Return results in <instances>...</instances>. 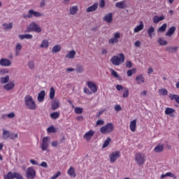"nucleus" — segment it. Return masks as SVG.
<instances>
[{"label": "nucleus", "mask_w": 179, "mask_h": 179, "mask_svg": "<svg viewBox=\"0 0 179 179\" xmlns=\"http://www.w3.org/2000/svg\"><path fill=\"white\" fill-rule=\"evenodd\" d=\"M110 73L112 76H113L114 78H117V79H120V75H118V73H117L115 70L110 69Z\"/></svg>", "instance_id": "864d4df0"}, {"label": "nucleus", "mask_w": 179, "mask_h": 179, "mask_svg": "<svg viewBox=\"0 0 179 179\" xmlns=\"http://www.w3.org/2000/svg\"><path fill=\"white\" fill-rule=\"evenodd\" d=\"M176 27H171L168 31L166 33V36H168V37H171L173 34H174V32L176 31Z\"/></svg>", "instance_id": "2f4dec72"}, {"label": "nucleus", "mask_w": 179, "mask_h": 179, "mask_svg": "<svg viewBox=\"0 0 179 179\" xmlns=\"http://www.w3.org/2000/svg\"><path fill=\"white\" fill-rule=\"evenodd\" d=\"M136 82L138 85H143V83H145V77H143V75L139 74L136 76Z\"/></svg>", "instance_id": "6ab92c4d"}, {"label": "nucleus", "mask_w": 179, "mask_h": 179, "mask_svg": "<svg viewBox=\"0 0 179 179\" xmlns=\"http://www.w3.org/2000/svg\"><path fill=\"white\" fill-rule=\"evenodd\" d=\"M13 27V23L12 22H10L9 24L8 23L3 24V30H10Z\"/></svg>", "instance_id": "e433bc0d"}, {"label": "nucleus", "mask_w": 179, "mask_h": 179, "mask_svg": "<svg viewBox=\"0 0 179 179\" xmlns=\"http://www.w3.org/2000/svg\"><path fill=\"white\" fill-rule=\"evenodd\" d=\"M170 100H175V101L179 104V95L178 94H170L169 96Z\"/></svg>", "instance_id": "cd10ccee"}, {"label": "nucleus", "mask_w": 179, "mask_h": 179, "mask_svg": "<svg viewBox=\"0 0 179 179\" xmlns=\"http://www.w3.org/2000/svg\"><path fill=\"white\" fill-rule=\"evenodd\" d=\"M164 19H166L164 15H162L160 17L155 15L153 17V22L157 24V23H159V22H162V20H164Z\"/></svg>", "instance_id": "a878e982"}, {"label": "nucleus", "mask_w": 179, "mask_h": 179, "mask_svg": "<svg viewBox=\"0 0 179 179\" xmlns=\"http://www.w3.org/2000/svg\"><path fill=\"white\" fill-rule=\"evenodd\" d=\"M148 34L149 37H150V38H152V37H153V36L155 34V27H150L148 29Z\"/></svg>", "instance_id": "ea45409f"}, {"label": "nucleus", "mask_w": 179, "mask_h": 179, "mask_svg": "<svg viewBox=\"0 0 179 179\" xmlns=\"http://www.w3.org/2000/svg\"><path fill=\"white\" fill-rule=\"evenodd\" d=\"M87 85L89 89H90L91 92H92V93H97V85H96L95 83L88 81L87 83Z\"/></svg>", "instance_id": "ddd939ff"}, {"label": "nucleus", "mask_w": 179, "mask_h": 179, "mask_svg": "<svg viewBox=\"0 0 179 179\" xmlns=\"http://www.w3.org/2000/svg\"><path fill=\"white\" fill-rule=\"evenodd\" d=\"M5 179H23V176L17 172H8L4 177Z\"/></svg>", "instance_id": "1a4fd4ad"}, {"label": "nucleus", "mask_w": 179, "mask_h": 179, "mask_svg": "<svg viewBox=\"0 0 179 179\" xmlns=\"http://www.w3.org/2000/svg\"><path fill=\"white\" fill-rule=\"evenodd\" d=\"M174 113H176V110L174 108H167L165 110V114L166 115H170V114H173Z\"/></svg>", "instance_id": "37998d69"}, {"label": "nucleus", "mask_w": 179, "mask_h": 179, "mask_svg": "<svg viewBox=\"0 0 179 179\" xmlns=\"http://www.w3.org/2000/svg\"><path fill=\"white\" fill-rule=\"evenodd\" d=\"M134 73H136V69H132L128 70L127 72V75L129 77L132 76Z\"/></svg>", "instance_id": "3c124183"}, {"label": "nucleus", "mask_w": 179, "mask_h": 179, "mask_svg": "<svg viewBox=\"0 0 179 179\" xmlns=\"http://www.w3.org/2000/svg\"><path fill=\"white\" fill-rule=\"evenodd\" d=\"M167 29V24H162L159 29L158 32L159 33H164L166 31V29Z\"/></svg>", "instance_id": "a18cd8bd"}, {"label": "nucleus", "mask_w": 179, "mask_h": 179, "mask_svg": "<svg viewBox=\"0 0 179 179\" xmlns=\"http://www.w3.org/2000/svg\"><path fill=\"white\" fill-rule=\"evenodd\" d=\"M127 68H132V62L131 61L126 62Z\"/></svg>", "instance_id": "0e129e2a"}, {"label": "nucleus", "mask_w": 179, "mask_h": 179, "mask_svg": "<svg viewBox=\"0 0 179 179\" xmlns=\"http://www.w3.org/2000/svg\"><path fill=\"white\" fill-rule=\"evenodd\" d=\"M49 45H50V43L48 42V40L44 39L42 41L41 45H40V48H48Z\"/></svg>", "instance_id": "4c0bfd02"}, {"label": "nucleus", "mask_w": 179, "mask_h": 179, "mask_svg": "<svg viewBox=\"0 0 179 179\" xmlns=\"http://www.w3.org/2000/svg\"><path fill=\"white\" fill-rule=\"evenodd\" d=\"M28 68H29V69H34V68H36V64H34V60H31L28 62Z\"/></svg>", "instance_id": "8fccbe9b"}, {"label": "nucleus", "mask_w": 179, "mask_h": 179, "mask_svg": "<svg viewBox=\"0 0 179 179\" xmlns=\"http://www.w3.org/2000/svg\"><path fill=\"white\" fill-rule=\"evenodd\" d=\"M113 131H114V124H113V123H108L100 129L101 134H110L113 132Z\"/></svg>", "instance_id": "423d86ee"}, {"label": "nucleus", "mask_w": 179, "mask_h": 179, "mask_svg": "<svg viewBox=\"0 0 179 179\" xmlns=\"http://www.w3.org/2000/svg\"><path fill=\"white\" fill-rule=\"evenodd\" d=\"M76 55V52L75 50H71L66 55V58H69L70 59H73Z\"/></svg>", "instance_id": "72a5a7b5"}, {"label": "nucleus", "mask_w": 179, "mask_h": 179, "mask_svg": "<svg viewBox=\"0 0 179 179\" xmlns=\"http://www.w3.org/2000/svg\"><path fill=\"white\" fill-rule=\"evenodd\" d=\"M61 176V171H58L54 176L52 177V179L58 178Z\"/></svg>", "instance_id": "69168bd1"}, {"label": "nucleus", "mask_w": 179, "mask_h": 179, "mask_svg": "<svg viewBox=\"0 0 179 179\" xmlns=\"http://www.w3.org/2000/svg\"><path fill=\"white\" fill-rule=\"evenodd\" d=\"M10 131L8 130L3 129V139L6 140L8 138H10Z\"/></svg>", "instance_id": "7c9ffc66"}, {"label": "nucleus", "mask_w": 179, "mask_h": 179, "mask_svg": "<svg viewBox=\"0 0 179 179\" xmlns=\"http://www.w3.org/2000/svg\"><path fill=\"white\" fill-rule=\"evenodd\" d=\"M43 14L40 13V12H37L35 11L33 9H31L28 11V14H23L22 15V17L24 19H31V17H33V16H34V17H41V16H43Z\"/></svg>", "instance_id": "39448f33"}, {"label": "nucleus", "mask_w": 179, "mask_h": 179, "mask_svg": "<svg viewBox=\"0 0 179 179\" xmlns=\"http://www.w3.org/2000/svg\"><path fill=\"white\" fill-rule=\"evenodd\" d=\"M121 38V33L115 32L113 34V37L108 40V44L114 45V44H118L119 40Z\"/></svg>", "instance_id": "6e6552de"}, {"label": "nucleus", "mask_w": 179, "mask_h": 179, "mask_svg": "<svg viewBox=\"0 0 179 179\" xmlns=\"http://www.w3.org/2000/svg\"><path fill=\"white\" fill-rule=\"evenodd\" d=\"M1 66H10L12 65V62L6 58H2L0 59Z\"/></svg>", "instance_id": "4468645a"}, {"label": "nucleus", "mask_w": 179, "mask_h": 179, "mask_svg": "<svg viewBox=\"0 0 179 179\" xmlns=\"http://www.w3.org/2000/svg\"><path fill=\"white\" fill-rule=\"evenodd\" d=\"M84 93H85L86 94H92V92L86 87L84 88Z\"/></svg>", "instance_id": "338daca9"}, {"label": "nucleus", "mask_w": 179, "mask_h": 179, "mask_svg": "<svg viewBox=\"0 0 179 179\" xmlns=\"http://www.w3.org/2000/svg\"><path fill=\"white\" fill-rule=\"evenodd\" d=\"M165 177H171L172 178H177V176H176L174 173L171 172H168L166 174H162L161 176V178L163 179Z\"/></svg>", "instance_id": "c9c22d12"}, {"label": "nucleus", "mask_w": 179, "mask_h": 179, "mask_svg": "<svg viewBox=\"0 0 179 179\" xmlns=\"http://www.w3.org/2000/svg\"><path fill=\"white\" fill-rule=\"evenodd\" d=\"M61 51V46L59 45H55L52 49V52H59Z\"/></svg>", "instance_id": "49530a36"}, {"label": "nucleus", "mask_w": 179, "mask_h": 179, "mask_svg": "<svg viewBox=\"0 0 179 179\" xmlns=\"http://www.w3.org/2000/svg\"><path fill=\"white\" fill-rule=\"evenodd\" d=\"M17 138H19V134H12L10 135V139H17Z\"/></svg>", "instance_id": "680f3d73"}, {"label": "nucleus", "mask_w": 179, "mask_h": 179, "mask_svg": "<svg viewBox=\"0 0 179 179\" xmlns=\"http://www.w3.org/2000/svg\"><path fill=\"white\" fill-rule=\"evenodd\" d=\"M99 8V3L95 2L93 5L87 7L85 10L87 13H90L92 12H96Z\"/></svg>", "instance_id": "f8f14e48"}, {"label": "nucleus", "mask_w": 179, "mask_h": 179, "mask_svg": "<svg viewBox=\"0 0 179 179\" xmlns=\"http://www.w3.org/2000/svg\"><path fill=\"white\" fill-rule=\"evenodd\" d=\"M110 62L115 66H120L125 62V55L124 53H120L118 55H115L110 59Z\"/></svg>", "instance_id": "f257e3e1"}, {"label": "nucleus", "mask_w": 179, "mask_h": 179, "mask_svg": "<svg viewBox=\"0 0 179 179\" xmlns=\"http://www.w3.org/2000/svg\"><path fill=\"white\" fill-rule=\"evenodd\" d=\"M120 156H121V153L120 151H115L110 154L109 158L110 163H115L117 162V159H119Z\"/></svg>", "instance_id": "9b49d317"}, {"label": "nucleus", "mask_w": 179, "mask_h": 179, "mask_svg": "<svg viewBox=\"0 0 179 179\" xmlns=\"http://www.w3.org/2000/svg\"><path fill=\"white\" fill-rule=\"evenodd\" d=\"M166 50L168 52H171L172 54L174 52H177L178 51V47L175 46V47H166Z\"/></svg>", "instance_id": "c756f323"}, {"label": "nucleus", "mask_w": 179, "mask_h": 179, "mask_svg": "<svg viewBox=\"0 0 179 179\" xmlns=\"http://www.w3.org/2000/svg\"><path fill=\"white\" fill-rule=\"evenodd\" d=\"M67 173L71 177H76V173H75V169L73 166H71L67 171Z\"/></svg>", "instance_id": "473e14b6"}, {"label": "nucleus", "mask_w": 179, "mask_h": 179, "mask_svg": "<svg viewBox=\"0 0 179 179\" xmlns=\"http://www.w3.org/2000/svg\"><path fill=\"white\" fill-rule=\"evenodd\" d=\"M45 99V91L42 90L38 94L37 100L39 103H43Z\"/></svg>", "instance_id": "a211bd4d"}, {"label": "nucleus", "mask_w": 179, "mask_h": 179, "mask_svg": "<svg viewBox=\"0 0 179 179\" xmlns=\"http://www.w3.org/2000/svg\"><path fill=\"white\" fill-rule=\"evenodd\" d=\"M36 176H37V173L36 172V169L33 168V166L29 167L26 171V178L27 179H34L36 178Z\"/></svg>", "instance_id": "0eeeda50"}, {"label": "nucleus", "mask_w": 179, "mask_h": 179, "mask_svg": "<svg viewBox=\"0 0 179 179\" xmlns=\"http://www.w3.org/2000/svg\"><path fill=\"white\" fill-rule=\"evenodd\" d=\"M74 111H75L76 114H82V113H83V108H79V107H76L74 109Z\"/></svg>", "instance_id": "6e6d98bb"}, {"label": "nucleus", "mask_w": 179, "mask_h": 179, "mask_svg": "<svg viewBox=\"0 0 179 179\" xmlns=\"http://www.w3.org/2000/svg\"><path fill=\"white\" fill-rule=\"evenodd\" d=\"M58 108H59V101L55 99L52 102V110H55Z\"/></svg>", "instance_id": "b1692460"}, {"label": "nucleus", "mask_w": 179, "mask_h": 179, "mask_svg": "<svg viewBox=\"0 0 179 179\" xmlns=\"http://www.w3.org/2000/svg\"><path fill=\"white\" fill-rule=\"evenodd\" d=\"M103 20L104 22H106L107 23H111V22H113V13H109L106 14Z\"/></svg>", "instance_id": "4be33fe9"}, {"label": "nucleus", "mask_w": 179, "mask_h": 179, "mask_svg": "<svg viewBox=\"0 0 179 179\" xmlns=\"http://www.w3.org/2000/svg\"><path fill=\"white\" fill-rule=\"evenodd\" d=\"M5 117H8V118H15V113L12 112L7 115H3L2 118H5Z\"/></svg>", "instance_id": "4d7b16f0"}, {"label": "nucleus", "mask_w": 179, "mask_h": 179, "mask_svg": "<svg viewBox=\"0 0 179 179\" xmlns=\"http://www.w3.org/2000/svg\"><path fill=\"white\" fill-rule=\"evenodd\" d=\"M106 6V1L105 0H100L99 1V7L103 8Z\"/></svg>", "instance_id": "bf43d9fd"}, {"label": "nucleus", "mask_w": 179, "mask_h": 179, "mask_svg": "<svg viewBox=\"0 0 179 179\" xmlns=\"http://www.w3.org/2000/svg\"><path fill=\"white\" fill-rule=\"evenodd\" d=\"M143 22H140V24L136 26L134 29V33H139V31H141V30H143Z\"/></svg>", "instance_id": "c85d7f7f"}, {"label": "nucleus", "mask_w": 179, "mask_h": 179, "mask_svg": "<svg viewBox=\"0 0 179 179\" xmlns=\"http://www.w3.org/2000/svg\"><path fill=\"white\" fill-rule=\"evenodd\" d=\"M24 103L29 110H36L37 108V105H36V102L33 97L30 95H27L24 98Z\"/></svg>", "instance_id": "f03ea898"}, {"label": "nucleus", "mask_w": 179, "mask_h": 179, "mask_svg": "<svg viewBox=\"0 0 179 179\" xmlns=\"http://www.w3.org/2000/svg\"><path fill=\"white\" fill-rule=\"evenodd\" d=\"M23 48V45L22 43H17L15 48V56L19 57L20 55V52Z\"/></svg>", "instance_id": "f3484780"}, {"label": "nucleus", "mask_w": 179, "mask_h": 179, "mask_svg": "<svg viewBox=\"0 0 179 179\" xmlns=\"http://www.w3.org/2000/svg\"><path fill=\"white\" fill-rule=\"evenodd\" d=\"M18 38L20 40H31V38H33V35L30 34H20L18 35Z\"/></svg>", "instance_id": "aec40b11"}, {"label": "nucleus", "mask_w": 179, "mask_h": 179, "mask_svg": "<svg viewBox=\"0 0 179 179\" xmlns=\"http://www.w3.org/2000/svg\"><path fill=\"white\" fill-rule=\"evenodd\" d=\"M129 128L131 132L136 131V120H134L130 122Z\"/></svg>", "instance_id": "393cba45"}, {"label": "nucleus", "mask_w": 179, "mask_h": 179, "mask_svg": "<svg viewBox=\"0 0 179 179\" xmlns=\"http://www.w3.org/2000/svg\"><path fill=\"white\" fill-rule=\"evenodd\" d=\"M158 43L159 44V45H167V41H165L164 39L159 38L158 39Z\"/></svg>", "instance_id": "603ef678"}, {"label": "nucleus", "mask_w": 179, "mask_h": 179, "mask_svg": "<svg viewBox=\"0 0 179 179\" xmlns=\"http://www.w3.org/2000/svg\"><path fill=\"white\" fill-rule=\"evenodd\" d=\"M76 71L77 73H83V72H85V69L83 68V66H77Z\"/></svg>", "instance_id": "09e8293b"}, {"label": "nucleus", "mask_w": 179, "mask_h": 179, "mask_svg": "<svg viewBox=\"0 0 179 179\" xmlns=\"http://www.w3.org/2000/svg\"><path fill=\"white\" fill-rule=\"evenodd\" d=\"M3 89L4 90H6V92H10V90H13V89H15V83H7L6 85H3Z\"/></svg>", "instance_id": "2eb2a0df"}, {"label": "nucleus", "mask_w": 179, "mask_h": 179, "mask_svg": "<svg viewBox=\"0 0 179 179\" xmlns=\"http://www.w3.org/2000/svg\"><path fill=\"white\" fill-rule=\"evenodd\" d=\"M110 142H111V138L108 137L102 145V149H106L110 145Z\"/></svg>", "instance_id": "c03bdc74"}, {"label": "nucleus", "mask_w": 179, "mask_h": 179, "mask_svg": "<svg viewBox=\"0 0 179 179\" xmlns=\"http://www.w3.org/2000/svg\"><path fill=\"white\" fill-rule=\"evenodd\" d=\"M116 89L118 92H121V90H125V88L121 85H116Z\"/></svg>", "instance_id": "052dcab7"}, {"label": "nucleus", "mask_w": 179, "mask_h": 179, "mask_svg": "<svg viewBox=\"0 0 179 179\" xmlns=\"http://www.w3.org/2000/svg\"><path fill=\"white\" fill-rule=\"evenodd\" d=\"M49 97L50 100H53L54 97H55V89H54V87H50Z\"/></svg>", "instance_id": "58836bf2"}, {"label": "nucleus", "mask_w": 179, "mask_h": 179, "mask_svg": "<svg viewBox=\"0 0 179 179\" xmlns=\"http://www.w3.org/2000/svg\"><path fill=\"white\" fill-rule=\"evenodd\" d=\"M59 115H61L59 112H53L50 113V117L52 120H58V118H59Z\"/></svg>", "instance_id": "f704fd0d"}, {"label": "nucleus", "mask_w": 179, "mask_h": 179, "mask_svg": "<svg viewBox=\"0 0 179 179\" xmlns=\"http://www.w3.org/2000/svg\"><path fill=\"white\" fill-rule=\"evenodd\" d=\"M115 7L118 8V9H125V8H127V4H125V1H122L116 3Z\"/></svg>", "instance_id": "5701e85b"}, {"label": "nucleus", "mask_w": 179, "mask_h": 179, "mask_svg": "<svg viewBox=\"0 0 179 179\" xmlns=\"http://www.w3.org/2000/svg\"><path fill=\"white\" fill-rule=\"evenodd\" d=\"M10 79V77H9V76H6L5 77H1V78H0V83L2 85H6V83H8Z\"/></svg>", "instance_id": "bb28decb"}, {"label": "nucleus", "mask_w": 179, "mask_h": 179, "mask_svg": "<svg viewBox=\"0 0 179 179\" xmlns=\"http://www.w3.org/2000/svg\"><path fill=\"white\" fill-rule=\"evenodd\" d=\"M38 166H41V167H44L45 169H47V167H48V164L45 162H42L41 164Z\"/></svg>", "instance_id": "e2e57ef3"}, {"label": "nucleus", "mask_w": 179, "mask_h": 179, "mask_svg": "<svg viewBox=\"0 0 179 179\" xmlns=\"http://www.w3.org/2000/svg\"><path fill=\"white\" fill-rule=\"evenodd\" d=\"M6 73H9V70L8 69H1L0 70V75H6Z\"/></svg>", "instance_id": "13d9d810"}, {"label": "nucleus", "mask_w": 179, "mask_h": 179, "mask_svg": "<svg viewBox=\"0 0 179 179\" xmlns=\"http://www.w3.org/2000/svg\"><path fill=\"white\" fill-rule=\"evenodd\" d=\"M77 12H78V6H72L69 9L70 15H76Z\"/></svg>", "instance_id": "a19ab883"}, {"label": "nucleus", "mask_w": 179, "mask_h": 179, "mask_svg": "<svg viewBox=\"0 0 179 179\" xmlns=\"http://www.w3.org/2000/svg\"><path fill=\"white\" fill-rule=\"evenodd\" d=\"M96 125H104V122L103 120H99L96 122Z\"/></svg>", "instance_id": "774afa93"}, {"label": "nucleus", "mask_w": 179, "mask_h": 179, "mask_svg": "<svg viewBox=\"0 0 179 179\" xmlns=\"http://www.w3.org/2000/svg\"><path fill=\"white\" fill-rule=\"evenodd\" d=\"M27 30L28 33H30V31H34L35 33H41V31H43L41 27L37 24L36 22H31L29 25L27 27Z\"/></svg>", "instance_id": "20e7f679"}, {"label": "nucleus", "mask_w": 179, "mask_h": 179, "mask_svg": "<svg viewBox=\"0 0 179 179\" xmlns=\"http://www.w3.org/2000/svg\"><path fill=\"white\" fill-rule=\"evenodd\" d=\"M94 131L90 130L89 131L86 132L85 134L83 136V139H85L87 142H89L90 139H92V137L94 135Z\"/></svg>", "instance_id": "dca6fc26"}, {"label": "nucleus", "mask_w": 179, "mask_h": 179, "mask_svg": "<svg viewBox=\"0 0 179 179\" xmlns=\"http://www.w3.org/2000/svg\"><path fill=\"white\" fill-rule=\"evenodd\" d=\"M47 131L49 134H55V132H57V129H55L54 126H50L47 129Z\"/></svg>", "instance_id": "de8ad7c7"}, {"label": "nucleus", "mask_w": 179, "mask_h": 179, "mask_svg": "<svg viewBox=\"0 0 179 179\" xmlns=\"http://www.w3.org/2000/svg\"><path fill=\"white\" fill-rule=\"evenodd\" d=\"M134 160L138 166H143L145 162H146V155L141 152H137L135 154Z\"/></svg>", "instance_id": "7ed1b4c3"}, {"label": "nucleus", "mask_w": 179, "mask_h": 179, "mask_svg": "<svg viewBox=\"0 0 179 179\" xmlns=\"http://www.w3.org/2000/svg\"><path fill=\"white\" fill-rule=\"evenodd\" d=\"M129 96V90L128 88H124V91L122 94L124 99H127Z\"/></svg>", "instance_id": "5fc2aeb1"}, {"label": "nucleus", "mask_w": 179, "mask_h": 179, "mask_svg": "<svg viewBox=\"0 0 179 179\" xmlns=\"http://www.w3.org/2000/svg\"><path fill=\"white\" fill-rule=\"evenodd\" d=\"M50 146V137H44L42 140V143L41 144V148L43 152H45V150H48V147Z\"/></svg>", "instance_id": "9d476101"}, {"label": "nucleus", "mask_w": 179, "mask_h": 179, "mask_svg": "<svg viewBox=\"0 0 179 179\" xmlns=\"http://www.w3.org/2000/svg\"><path fill=\"white\" fill-rule=\"evenodd\" d=\"M158 92L160 96H167V94H169V91L164 88L159 89Z\"/></svg>", "instance_id": "79ce46f5"}, {"label": "nucleus", "mask_w": 179, "mask_h": 179, "mask_svg": "<svg viewBox=\"0 0 179 179\" xmlns=\"http://www.w3.org/2000/svg\"><path fill=\"white\" fill-rule=\"evenodd\" d=\"M163 150H164V145L163 144H159L154 148V152H155V153H162Z\"/></svg>", "instance_id": "412c9836"}]
</instances>
